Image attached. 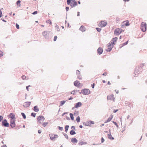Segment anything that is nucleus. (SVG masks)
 Instances as JSON below:
<instances>
[{"instance_id":"nucleus-1","label":"nucleus","mask_w":147,"mask_h":147,"mask_svg":"<svg viewBox=\"0 0 147 147\" xmlns=\"http://www.w3.org/2000/svg\"><path fill=\"white\" fill-rule=\"evenodd\" d=\"M42 34L43 36L46 39H49L51 38V33L49 31H45L42 32Z\"/></svg>"},{"instance_id":"nucleus-2","label":"nucleus","mask_w":147,"mask_h":147,"mask_svg":"<svg viewBox=\"0 0 147 147\" xmlns=\"http://www.w3.org/2000/svg\"><path fill=\"white\" fill-rule=\"evenodd\" d=\"M90 92V91L88 89H84L81 90V92H80V93H82L84 95H87L89 94Z\"/></svg>"},{"instance_id":"nucleus-3","label":"nucleus","mask_w":147,"mask_h":147,"mask_svg":"<svg viewBox=\"0 0 147 147\" xmlns=\"http://www.w3.org/2000/svg\"><path fill=\"white\" fill-rule=\"evenodd\" d=\"M141 29L142 31L145 32L146 30V24L144 22H142L141 25Z\"/></svg>"},{"instance_id":"nucleus-4","label":"nucleus","mask_w":147,"mask_h":147,"mask_svg":"<svg viewBox=\"0 0 147 147\" xmlns=\"http://www.w3.org/2000/svg\"><path fill=\"white\" fill-rule=\"evenodd\" d=\"M141 68L139 67L136 68L134 72V76L135 77H137L138 74H140V72Z\"/></svg>"},{"instance_id":"nucleus-5","label":"nucleus","mask_w":147,"mask_h":147,"mask_svg":"<svg viewBox=\"0 0 147 147\" xmlns=\"http://www.w3.org/2000/svg\"><path fill=\"white\" fill-rule=\"evenodd\" d=\"M45 119L44 116L41 115L39 116L37 118V121L38 122L40 123H41L42 121H43Z\"/></svg>"},{"instance_id":"nucleus-6","label":"nucleus","mask_w":147,"mask_h":147,"mask_svg":"<svg viewBox=\"0 0 147 147\" xmlns=\"http://www.w3.org/2000/svg\"><path fill=\"white\" fill-rule=\"evenodd\" d=\"M122 31H123L121 29H120L119 28H116L114 31V34L119 35L120 34Z\"/></svg>"},{"instance_id":"nucleus-7","label":"nucleus","mask_w":147,"mask_h":147,"mask_svg":"<svg viewBox=\"0 0 147 147\" xmlns=\"http://www.w3.org/2000/svg\"><path fill=\"white\" fill-rule=\"evenodd\" d=\"M2 125L5 127H8L9 126V123H8L7 120L6 119H5L2 122Z\"/></svg>"},{"instance_id":"nucleus-8","label":"nucleus","mask_w":147,"mask_h":147,"mask_svg":"<svg viewBox=\"0 0 147 147\" xmlns=\"http://www.w3.org/2000/svg\"><path fill=\"white\" fill-rule=\"evenodd\" d=\"M15 119H11L10 120V126L12 128L16 126Z\"/></svg>"},{"instance_id":"nucleus-9","label":"nucleus","mask_w":147,"mask_h":147,"mask_svg":"<svg viewBox=\"0 0 147 147\" xmlns=\"http://www.w3.org/2000/svg\"><path fill=\"white\" fill-rule=\"evenodd\" d=\"M49 136L50 139L52 140H55L56 138L58 137V136L57 135H55L53 134H49Z\"/></svg>"},{"instance_id":"nucleus-10","label":"nucleus","mask_w":147,"mask_h":147,"mask_svg":"<svg viewBox=\"0 0 147 147\" xmlns=\"http://www.w3.org/2000/svg\"><path fill=\"white\" fill-rule=\"evenodd\" d=\"M77 5V2L75 0H71V3L70 6L71 7H74L76 6Z\"/></svg>"},{"instance_id":"nucleus-11","label":"nucleus","mask_w":147,"mask_h":147,"mask_svg":"<svg viewBox=\"0 0 147 147\" xmlns=\"http://www.w3.org/2000/svg\"><path fill=\"white\" fill-rule=\"evenodd\" d=\"M111 44L110 43H109L107 45V47H108V49H107L106 50L107 52H110L112 49V47H111Z\"/></svg>"},{"instance_id":"nucleus-12","label":"nucleus","mask_w":147,"mask_h":147,"mask_svg":"<svg viewBox=\"0 0 147 147\" xmlns=\"http://www.w3.org/2000/svg\"><path fill=\"white\" fill-rule=\"evenodd\" d=\"M107 24V23L106 22H105L103 21H101L99 24L100 26L102 27L105 26Z\"/></svg>"},{"instance_id":"nucleus-13","label":"nucleus","mask_w":147,"mask_h":147,"mask_svg":"<svg viewBox=\"0 0 147 147\" xmlns=\"http://www.w3.org/2000/svg\"><path fill=\"white\" fill-rule=\"evenodd\" d=\"M107 100H114L115 98L114 97V95L111 94L110 95L107 96Z\"/></svg>"},{"instance_id":"nucleus-14","label":"nucleus","mask_w":147,"mask_h":147,"mask_svg":"<svg viewBox=\"0 0 147 147\" xmlns=\"http://www.w3.org/2000/svg\"><path fill=\"white\" fill-rule=\"evenodd\" d=\"M76 73L78 77V78L80 80H82V77L80 75V71L78 70H77L76 71Z\"/></svg>"},{"instance_id":"nucleus-15","label":"nucleus","mask_w":147,"mask_h":147,"mask_svg":"<svg viewBox=\"0 0 147 147\" xmlns=\"http://www.w3.org/2000/svg\"><path fill=\"white\" fill-rule=\"evenodd\" d=\"M30 102H26L24 103L23 106L25 107H27L30 106Z\"/></svg>"},{"instance_id":"nucleus-16","label":"nucleus","mask_w":147,"mask_h":147,"mask_svg":"<svg viewBox=\"0 0 147 147\" xmlns=\"http://www.w3.org/2000/svg\"><path fill=\"white\" fill-rule=\"evenodd\" d=\"M103 49L100 47L98 48L97 50V53L99 55L101 54L103 52Z\"/></svg>"},{"instance_id":"nucleus-17","label":"nucleus","mask_w":147,"mask_h":147,"mask_svg":"<svg viewBox=\"0 0 147 147\" xmlns=\"http://www.w3.org/2000/svg\"><path fill=\"white\" fill-rule=\"evenodd\" d=\"M8 117L11 118V119H15V115L13 113H11L8 115Z\"/></svg>"},{"instance_id":"nucleus-18","label":"nucleus","mask_w":147,"mask_h":147,"mask_svg":"<svg viewBox=\"0 0 147 147\" xmlns=\"http://www.w3.org/2000/svg\"><path fill=\"white\" fill-rule=\"evenodd\" d=\"M71 142L72 143L74 144L78 142V140L75 138H72L71 139Z\"/></svg>"},{"instance_id":"nucleus-19","label":"nucleus","mask_w":147,"mask_h":147,"mask_svg":"<svg viewBox=\"0 0 147 147\" xmlns=\"http://www.w3.org/2000/svg\"><path fill=\"white\" fill-rule=\"evenodd\" d=\"M82 103L80 102H79L76 103L75 105V107L78 108L82 106Z\"/></svg>"},{"instance_id":"nucleus-20","label":"nucleus","mask_w":147,"mask_h":147,"mask_svg":"<svg viewBox=\"0 0 147 147\" xmlns=\"http://www.w3.org/2000/svg\"><path fill=\"white\" fill-rule=\"evenodd\" d=\"M80 84V82L78 81H76L74 82V85L75 86H78L79 84Z\"/></svg>"},{"instance_id":"nucleus-21","label":"nucleus","mask_w":147,"mask_h":147,"mask_svg":"<svg viewBox=\"0 0 147 147\" xmlns=\"http://www.w3.org/2000/svg\"><path fill=\"white\" fill-rule=\"evenodd\" d=\"M34 110L36 112H38L39 111V109L37 106H35L34 107Z\"/></svg>"},{"instance_id":"nucleus-22","label":"nucleus","mask_w":147,"mask_h":147,"mask_svg":"<svg viewBox=\"0 0 147 147\" xmlns=\"http://www.w3.org/2000/svg\"><path fill=\"white\" fill-rule=\"evenodd\" d=\"M85 28L83 26H81L80 28V30L82 32L85 31Z\"/></svg>"},{"instance_id":"nucleus-23","label":"nucleus","mask_w":147,"mask_h":147,"mask_svg":"<svg viewBox=\"0 0 147 147\" xmlns=\"http://www.w3.org/2000/svg\"><path fill=\"white\" fill-rule=\"evenodd\" d=\"M108 138L109 139L114 140V138L111 135V134H108Z\"/></svg>"},{"instance_id":"nucleus-24","label":"nucleus","mask_w":147,"mask_h":147,"mask_svg":"<svg viewBox=\"0 0 147 147\" xmlns=\"http://www.w3.org/2000/svg\"><path fill=\"white\" fill-rule=\"evenodd\" d=\"M113 117V116L112 115L111 116V117H109L108 118V119H107V120L106 121H105V123H107V122H109L110 121L112 120Z\"/></svg>"},{"instance_id":"nucleus-25","label":"nucleus","mask_w":147,"mask_h":147,"mask_svg":"<svg viewBox=\"0 0 147 147\" xmlns=\"http://www.w3.org/2000/svg\"><path fill=\"white\" fill-rule=\"evenodd\" d=\"M76 133L74 130H71L70 132V134L71 135H74L76 134Z\"/></svg>"},{"instance_id":"nucleus-26","label":"nucleus","mask_w":147,"mask_h":147,"mask_svg":"<svg viewBox=\"0 0 147 147\" xmlns=\"http://www.w3.org/2000/svg\"><path fill=\"white\" fill-rule=\"evenodd\" d=\"M65 100H62L60 102V106H62L63 105L65 102Z\"/></svg>"},{"instance_id":"nucleus-27","label":"nucleus","mask_w":147,"mask_h":147,"mask_svg":"<svg viewBox=\"0 0 147 147\" xmlns=\"http://www.w3.org/2000/svg\"><path fill=\"white\" fill-rule=\"evenodd\" d=\"M78 91V90H74L71 92V93L72 94H73V95L75 94V93L77 92Z\"/></svg>"},{"instance_id":"nucleus-28","label":"nucleus","mask_w":147,"mask_h":147,"mask_svg":"<svg viewBox=\"0 0 147 147\" xmlns=\"http://www.w3.org/2000/svg\"><path fill=\"white\" fill-rule=\"evenodd\" d=\"M69 126L68 125H66L65 127V131L66 133L67 132Z\"/></svg>"},{"instance_id":"nucleus-29","label":"nucleus","mask_w":147,"mask_h":147,"mask_svg":"<svg viewBox=\"0 0 147 147\" xmlns=\"http://www.w3.org/2000/svg\"><path fill=\"white\" fill-rule=\"evenodd\" d=\"M69 115L71 120L73 121L74 120L73 115L72 113H70Z\"/></svg>"},{"instance_id":"nucleus-30","label":"nucleus","mask_w":147,"mask_h":147,"mask_svg":"<svg viewBox=\"0 0 147 147\" xmlns=\"http://www.w3.org/2000/svg\"><path fill=\"white\" fill-rule=\"evenodd\" d=\"M80 117L79 116H78L76 118V120L77 123H79L80 121Z\"/></svg>"},{"instance_id":"nucleus-31","label":"nucleus","mask_w":147,"mask_h":147,"mask_svg":"<svg viewBox=\"0 0 147 147\" xmlns=\"http://www.w3.org/2000/svg\"><path fill=\"white\" fill-rule=\"evenodd\" d=\"M55 26L56 28V29H57V31L59 32L60 30V29L59 28V27L58 26L57 24H55Z\"/></svg>"},{"instance_id":"nucleus-32","label":"nucleus","mask_w":147,"mask_h":147,"mask_svg":"<svg viewBox=\"0 0 147 147\" xmlns=\"http://www.w3.org/2000/svg\"><path fill=\"white\" fill-rule=\"evenodd\" d=\"M85 125L87 126H90V122H89V121H88L87 122H86V123H85Z\"/></svg>"},{"instance_id":"nucleus-33","label":"nucleus","mask_w":147,"mask_h":147,"mask_svg":"<svg viewBox=\"0 0 147 147\" xmlns=\"http://www.w3.org/2000/svg\"><path fill=\"white\" fill-rule=\"evenodd\" d=\"M21 2L20 1V0H18L16 2V4L17 5H18L19 7L20 6V3Z\"/></svg>"},{"instance_id":"nucleus-34","label":"nucleus","mask_w":147,"mask_h":147,"mask_svg":"<svg viewBox=\"0 0 147 147\" xmlns=\"http://www.w3.org/2000/svg\"><path fill=\"white\" fill-rule=\"evenodd\" d=\"M117 39H118V38H117V37H115L113 38H112V41L116 42V41L117 40Z\"/></svg>"},{"instance_id":"nucleus-35","label":"nucleus","mask_w":147,"mask_h":147,"mask_svg":"<svg viewBox=\"0 0 147 147\" xmlns=\"http://www.w3.org/2000/svg\"><path fill=\"white\" fill-rule=\"evenodd\" d=\"M48 124V122H44L42 124L43 126L45 127Z\"/></svg>"},{"instance_id":"nucleus-36","label":"nucleus","mask_w":147,"mask_h":147,"mask_svg":"<svg viewBox=\"0 0 147 147\" xmlns=\"http://www.w3.org/2000/svg\"><path fill=\"white\" fill-rule=\"evenodd\" d=\"M21 114L23 118L24 119H25L26 118V116L25 114L23 113H22Z\"/></svg>"},{"instance_id":"nucleus-37","label":"nucleus","mask_w":147,"mask_h":147,"mask_svg":"<svg viewBox=\"0 0 147 147\" xmlns=\"http://www.w3.org/2000/svg\"><path fill=\"white\" fill-rule=\"evenodd\" d=\"M128 41H127L126 42L123 43V45L121 46L120 47L121 48L123 46H124L125 45H127V44H128Z\"/></svg>"},{"instance_id":"nucleus-38","label":"nucleus","mask_w":147,"mask_h":147,"mask_svg":"<svg viewBox=\"0 0 147 147\" xmlns=\"http://www.w3.org/2000/svg\"><path fill=\"white\" fill-rule=\"evenodd\" d=\"M78 114V111H75L74 113V115L77 116Z\"/></svg>"},{"instance_id":"nucleus-39","label":"nucleus","mask_w":147,"mask_h":147,"mask_svg":"<svg viewBox=\"0 0 147 147\" xmlns=\"http://www.w3.org/2000/svg\"><path fill=\"white\" fill-rule=\"evenodd\" d=\"M71 2V0H67V3L68 5H69Z\"/></svg>"},{"instance_id":"nucleus-40","label":"nucleus","mask_w":147,"mask_h":147,"mask_svg":"<svg viewBox=\"0 0 147 147\" xmlns=\"http://www.w3.org/2000/svg\"><path fill=\"white\" fill-rule=\"evenodd\" d=\"M36 114L35 113H31V116H32L33 117H35L36 116Z\"/></svg>"},{"instance_id":"nucleus-41","label":"nucleus","mask_w":147,"mask_h":147,"mask_svg":"<svg viewBox=\"0 0 147 147\" xmlns=\"http://www.w3.org/2000/svg\"><path fill=\"white\" fill-rule=\"evenodd\" d=\"M3 55V52L2 51H0V57H2Z\"/></svg>"},{"instance_id":"nucleus-42","label":"nucleus","mask_w":147,"mask_h":147,"mask_svg":"<svg viewBox=\"0 0 147 147\" xmlns=\"http://www.w3.org/2000/svg\"><path fill=\"white\" fill-rule=\"evenodd\" d=\"M96 30L98 32H100L101 30V28H96Z\"/></svg>"},{"instance_id":"nucleus-43","label":"nucleus","mask_w":147,"mask_h":147,"mask_svg":"<svg viewBox=\"0 0 147 147\" xmlns=\"http://www.w3.org/2000/svg\"><path fill=\"white\" fill-rule=\"evenodd\" d=\"M63 135H64L66 138L67 139H68V135L67 134H63Z\"/></svg>"},{"instance_id":"nucleus-44","label":"nucleus","mask_w":147,"mask_h":147,"mask_svg":"<svg viewBox=\"0 0 147 147\" xmlns=\"http://www.w3.org/2000/svg\"><path fill=\"white\" fill-rule=\"evenodd\" d=\"M112 122L117 127H118V126L117 125V124L114 121H112Z\"/></svg>"},{"instance_id":"nucleus-45","label":"nucleus","mask_w":147,"mask_h":147,"mask_svg":"<svg viewBox=\"0 0 147 147\" xmlns=\"http://www.w3.org/2000/svg\"><path fill=\"white\" fill-rule=\"evenodd\" d=\"M58 128H59V130H61V131H62L63 130V127H61L59 126L58 127Z\"/></svg>"},{"instance_id":"nucleus-46","label":"nucleus","mask_w":147,"mask_h":147,"mask_svg":"<svg viewBox=\"0 0 147 147\" xmlns=\"http://www.w3.org/2000/svg\"><path fill=\"white\" fill-rule=\"evenodd\" d=\"M22 78L23 80H26V76H25L24 75H23V76H22Z\"/></svg>"},{"instance_id":"nucleus-47","label":"nucleus","mask_w":147,"mask_h":147,"mask_svg":"<svg viewBox=\"0 0 147 147\" xmlns=\"http://www.w3.org/2000/svg\"><path fill=\"white\" fill-rule=\"evenodd\" d=\"M3 117L1 116L0 115V122H1V121L3 119Z\"/></svg>"},{"instance_id":"nucleus-48","label":"nucleus","mask_w":147,"mask_h":147,"mask_svg":"<svg viewBox=\"0 0 147 147\" xmlns=\"http://www.w3.org/2000/svg\"><path fill=\"white\" fill-rule=\"evenodd\" d=\"M16 28L17 29H18L19 28V26L18 24L17 23H16Z\"/></svg>"},{"instance_id":"nucleus-49","label":"nucleus","mask_w":147,"mask_h":147,"mask_svg":"<svg viewBox=\"0 0 147 147\" xmlns=\"http://www.w3.org/2000/svg\"><path fill=\"white\" fill-rule=\"evenodd\" d=\"M104 141L105 140L104 138L103 137H102L101 138V142L102 143H103L104 142Z\"/></svg>"},{"instance_id":"nucleus-50","label":"nucleus","mask_w":147,"mask_h":147,"mask_svg":"<svg viewBox=\"0 0 147 147\" xmlns=\"http://www.w3.org/2000/svg\"><path fill=\"white\" fill-rule=\"evenodd\" d=\"M145 64L144 63L141 64L140 65V67L141 68L143 66L145 65Z\"/></svg>"},{"instance_id":"nucleus-51","label":"nucleus","mask_w":147,"mask_h":147,"mask_svg":"<svg viewBox=\"0 0 147 147\" xmlns=\"http://www.w3.org/2000/svg\"><path fill=\"white\" fill-rule=\"evenodd\" d=\"M71 129H74V130H76V128H75V126H72L71 127Z\"/></svg>"},{"instance_id":"nucleus-52","label":"nucleus","mask_w":147,"mask_h":147,"mask_svg":"<svg viewBox=\"0 0 147 147\" xmlns=\"http://www.w3.org/2000/svg\"><path fill=\"white\" fill-rule=\"evenodd\" d=\"M89 122H90V125L91 124H94V121H89Z\"/></svg>"},{"instance_id":"nucleus-53","label":"nucleus","mask_w":147,"mask_h":147,"mask_svg":"<svg viewBox=\"0 0 147 147\" xmlns=\"http://www.w3.org/2000/svg\"><path fill=\"white\" fill-rule=\"evenodd\" d=\"M115 42L114 41H112V42H111V43H110L111 44V45L112 44V47H113V45H115Z\"/></svg>"},{"instance_id":"nucleus-54","label":"nucleus","mask_w":147,"mask_h":147,"mask_svg":"<svg viewBox=\"0 0 147 147\" xmlns=\"http://www.w3.org/2000/svg\"><path fill=\"white\" fill-rule=\"evenodd\" d=\"M84 142H79V143L78 144H79V145H82L83 144H84Z\"/></svg>"},{"instance_id":"nucleus-55","label":"nucleus","mask_w":147,"mask_h":147,"mask_svg":"<svg viewBox=\"0 0 147 147\" xmlns=\"http://www.w3.org/2000/svg\"><path fill=\"white\" fill-rule=\"evenodd\" d=\"M47 22L49 23L50 24H52L50 20H48L47 21Z\"/></svg>"},{"instance_id":"nucleus-56","label":"nucleus","mask_w":147,"mask_h":147,"mask_svg":"<svg viewBox=\"0 0 147 147\" xmlns=\"http://www.w3.org/2000/svg\"><path fill=\"white\" fill-rule=\"evenodd\" d=\"M125 25L126 26H128L129 25V22H127L125 24Z\"/></svg>"},{"instance_id":"nucleus-57","label":"nucleus","mask_w":147,"mask_h":147,"mask_svg":"<svg viewBox=\"0 0 147 147\" xmlns=\"http://www.w3.org/2000/svg\"><path fill=\"white\" fill-rule=\"evenodd\" d=\"M2 16V12L1 10H0V18H1Z\"/></svg>"},{"instance_id":"nucleus-58","label":"nucleus","mask_w":147,"mask_h":147,"mask_svg":"<svg viewBox=\"0 0 147 147\" xmlns=\"http://www.w3.org/2000/svg\"><path fill=\"white\" fill-rule=\"evenodd\" d=\"M57 38V36H54V41H55L56 40Z\"/></svg>"},{"instance_id":"nucleus-59","label":"nucleus","mask_w":147,"mask_h":147,"mask_svg":"<svg viewBox=\"0 0 147 147\" xmlns=\"http://www.w3.org/2000/svg\"><path fill=\"white\" fill-rule=\"evenodd\" d=\"M30 86H31L30 85H29L28 86H26V89L28 91H29L28 87H30Z\"/></svg>"},{"instance_id":"nucleus-60","label":"nucleus","mask_w":147,"mask_h":147,"mask_svg":"<svg viewBox=\"0 0 147 147\" xmlns=\"http://www.w3.org/2000/svg\"><path fill=\"white\" fill-rule=\"evenodd\" d=\"M37 13V11H35L32 13V14L33 15H35Z\"/></svg>"},{"instance_id":"nucleus-61","label":"nucleus","mask_w":147,"mask_h":147,"mask_svg":"<svg viewBox=\"0 0 147 147\" xmlns=\"http://www.w3.org/2000/svg\"><path fill=\"white\" fill-rule=\"evenodd\" d=\"M69 7H66V8H65V9H66V11H68L69 9Z\"/></svg>"},{"instance_id":"nucleus-62","label":"nucleus","mask_w":147,"mask_h":147,"mask_svg":"<svg viewBox=\"0 0 147 147\" xmlns=\"http://www.w3.org/2000/svg\"><path fill=\"white\" fill-rule=\"evenodd\" d=\"M107 75V73L105 72L102 74V75L105 76Z\"/></svg>"},{"instance_id":"nucleus-63","label":"nucleus","mask_w":147,"mask_h":147,"mask_svg":"<svg viewBox=\"0 0 147 147\" xmlns=\"http://www.w3.org/2000/svg\"><path fill=\"white\" fill-rule=\"evenodd\" d=\"M91 86H92V88H94V83L93 84H92L91 85Z\"/></svg>"},{"instance_id":"nucleus-64","label":"nucleus","mask_w":147,"mask_h":147,"mask_svg":"<svg viewBox=\"0 0 147 147\" xmlns=\"http://www.w3.org/2000/svg\"><path fill=\"white\" fill-rule=\"evenodd\" d=\"M1 147H7L6 145H3Z\"/></svg>"}]
</instances>
